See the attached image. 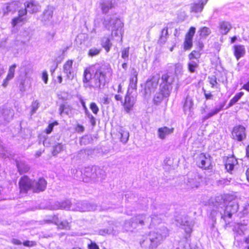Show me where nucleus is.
Here are the masks:
<instances>
[{"instance_id":"obj_53","label":"nucleus","mask_w":249,"mask_h":249,"mask_svg":"<svg viewBox=\"0 0 249 249\" xmlns=\"http://www.w3.org/2000/svg\"><path fill=\"white\" fill-rule=\"evenodd\" d=\"M39 107V103L37 101H34L32 105V113H35Z\"/></svg>"},{"instance_id":"obj_33","label":"nucleus","mask_w":249,"mask_h":249,"mask_svg":"<svg viewBox=\"0 0 249 249\" xmlns=\"http://www.w3.org/2000/svg\"><path fill=\"white\" fill-rule=\"evenodd\" d=\"M17 166L20 174L26 173L30 169L29 166L24 161H17Z\"/></svg>"},{"instance_id":"obj_3","label":"nucleus","mask_w":249,"mask_h":249,"mask_svg":"<svg viewBox=\"0 0 249 249\" xmlns=\"http://www.w3.org/2000/svg\"><path fill=\"white\" fill-rule=\"evenodd\" d=\"M104 26L108 30H111V37L117 41H122L124 23L115 16H107L103 22Z\"/></svg>"},{"instance_id":"obj_59","label":"nucleus","mask_w":249,"mask_h":249,"mask_svg":"<svg viewBox=\"0 0 249 249\" xmlns=\"http://www.w3.org/2000/svg\"><path fill=\"white\" fill-rule=\"evenodd\" d=\"M75 130L77 132L81 133L84 131L85 128L83 125L78 124L75 128Z\"/></svg>"},{"instance_id":"obj_10","label":"nucleus","mask_w":249,"mask_h":249,"mask_svg":"<svg viewBox=\"0 0 249 249\" xmlns=\"http://www.w3.org/2000/svg\"><path fill=\"white\" fill-rule=\"evenodd\" d=\"M201 180V176L197 172L190 173L188 175L187 185L191 188H197Z\"/></svg>"},{"instance_id":"obj_54","label":"nucleus","mask_w":249,"mask_h":249,"mask_svg":"<svg viewBox=\"0 0 249 249\" xmlns=\"http://www.w3.org/2000/svg\"><path fill=\"white\" fill-rule=\"evenodd\" d=\"M23 245L26 247H32L36 245V242L33 241H25L23 242Z\"/></svg>"},{"instance_id":"obj_44","label":"nucleus","mask_w":249,"mask_h":249,"mask_svg":"<svg viewBox=\"0 0 249 249\" xmlns=\"http://www.w3.org/2000/svg\"><path fill=\"white\" fill-rule=\"evenodd\" d=\"M17 67L16 64H14L11 66L9 69L7 76L12 79L14 78L15 75V69Z\"/></svg>"},{"instance_id":"obj_40","label":"nucleus","mask_w":249,"mask_h":249,"mask_svg":"<svg viewBox=\"0 0 249 249\" xmlns=\"http://www.w3.org/2000/svg\"><path fill=\"white\" fill-rule=\"evenodd\" d=\"M198 33H199V36L201 37H205L209 36L211 34V30L208 27H203L200 28Z\"/></svg>"},{"instance_id":"obj_62","label":"nucleus","mask_w":249,"mask_h":249,"mask_svg":"<svg viewBox=\"0 0 249 249\" xmlns=\"http://www.w3.org/2000/svg\"><path fill=\"white\" fill-rule=\"evenodd\" d=\"M55 34L54 33H49L47 34V38L50 41L53 40Z\"/></svg>"},{"instance_id":"obj_45","label":"nucleus","mask_w":249,"mask_h":249,"mask_svg":"<svg viewBox=\"0 0 249 249\" xmlns=\"http://www.w3.org/2000/svg\"><path fill=\"white\" fill-rule=\"evenodd\" d=\"M192 46V38L185 37L184 42V48L185 50H189Z\"/></svg>"},{"instance_id":"obj_4","label":"nucleus","mask_w":249,"mask_h":249,"mask_svg":"<svg viewBox=\"0 0 249 249\" xmlns=\"http://www.w3.org/2000/svg\"><path fill=\"white\" fill-rule=\"evenodd\" d=\"M168 235V230L165 227H162L160 229H157L154 231L150 232L149 239L151 243L149 248L153 249L157 248Z\"/></svg>"},{"instance_id":"obj_37","label":"nucleus","mask_w":249,"mask_h":249,"mask_svg":"<svg viewBox=\"0 0 249 249\" xmlns=\"http://www.w3.org/2000/svg\"><path fill=\"white\" fill-rule=\"evenodd\" d=\"M198 60L196 59L192 60L188 63V67L190 72L193 73L195 71L196 68L198 66Z\"/></svg>"},{"instance_id":"obj_12","label":"nucleus","mask_w":249,"mask_h":249,"mask_svg":"<svg viewBox=\"0 0 249 249\" xmlns=\"http://www.w3.org/2000/svg\"><path fill=\"white\" fill-rule=\"evenodd\" d=\"M246 129L242 125L235 126L232 131L233 139L238 141H241L246 138Z\"/></svg>"},{"instance_id":"obj_47","label":"nucleus","mask_w":249,"mask_h":249,"mask_svg":"<svg viewBox=\"0 0 249 249\" xmlns=\"http://www.w3.org/2000/svg\"><path fill=\"white\" fill-rule=\"evenodd\" d=\"M183 66L181 63H177L175 65V72L176 75L182 74Z\"/></svg>"},{"instance_id":"obj_56","label":"nucleus","mask_w":249,"mask_h":249,"mask_svg":"<svg viewBox=\"0 0 249 249\" xmlns=\"http://www.w3.org/2000/svg\"><path fill=\"white\" fill-rule=\"evenodd\" d=\"M42 79L45 84H47L48 80V74L46 71H44L42 75Z\"/></svg>"},{"instance_id":"obj_64","label":"nucleus","mask_w":249,"mask_h":249,"mask_svg":"<svg viewBox=\"0 0 249 249\" xmlns=\"http://www.w3.org/2000/svg\"><path fill=\"white\" fill-rule=\"evenodd\" d=\"M242 89L249 91V79L248 82L243 86Z\"/></svg>"},{"instance_id":"obj_16","label":"nucleus","mask_w":249,"mask_h":249,"mask_svg":"<svg viewBox=\"0 0 249 249\" xmlns=\"http://www.w3.org/2000/svg\"><path fill=\"white\" fill-rule=\"evenodd\" d=\"M45 221L47 222L54 223L59 229H68L69 228V223L67 221H60L56 215H53L51 218L46 219Z\"/></svg>"},{"instance_id":"obj_22","label":"nucleus","mask_w":249,"mask_h":249,"mask_svg":"<svg viewBox=\"0 0 249 249\" xmlns=\"http://www.w3.org/2000/svg\"><path fill=\"white\" fill-rule=\"evenodd\" d=\"M164 217L163 213L158 214L157 212H153L150 218V226H155L160 223Z\"/></svg>"},{"instance_id":"obj_2","label":"nucleus","mask_w":249,"mask_h":249,"mask_svg":"<svg viewBox=\"0 0 249 249\" xmlns=\"http://www.w3.org/2000/svg\"><path fill=\"white\" fill-rule=\"evenodd\" d=\"M239 205L236 201H228L223 199L221 196H217L211 215L213 220L217 216L224 219L226 217L231 218L232 215L237 211Z\"/></svg>"},{"instance_id":"obj_29","label":"nucleus","mask_w":249,"mask_h":249,"mask_svg":"<svg viewBox=\"0 0 249 249\" xmlns=\"http://www.w3.org/2000/svg\"><path fill=\"white\" fill-rule=\"evenodd\" d=\"M231 28L230 22L222 21L219 23V31L222 35H226Z\"/></svg>"},{"instance_id":"obj_49","label":"nucleus","mask_w":249,"mask_h":249,"mask_svg":"<svg viewBox=\"0 0 249 249\" xmlns=\"http://www.w3.org/2000/svg\"><path fill=\"white\" fill-rule=\"evenodd\" d=\"M23 20V18L21 17H18L14 18L12 20V24L13 27H15L17 25H18L19 23H21Z\"/></svg>"},{"instance_id":"obj_46","label":"nucleus","mask_w":249,"mask_h":249,"mask_svg":"<svg viewBox=\"0 0 249 249\" xmlns=\"http://www.w3.org/2000/svg\"><path fill=\"white\" fill-rule=\"evenodd\" d=\"M168 35V29L167 28H164L161 31L160 41L161 43H164L166 40V36Z\"/></svg>"},{"instance_id":"obj_18","label":"nucleus","mask_w":249,"mask_h":249,"mask_svg":"<svg viewBox=\"0 0 249 249\" xmlns=\"http://www.w3.org/2000/svg\"><path fill=\"white\" fill-rule=\"evenodd\" d=\"M174 128L163 126L158 129L157 134L158 137L161 140H164L166 137L173 133Z\"/></svg>"},{"instance_id":"obj_43","label":"nucleus","mask_w":249,"mask_h":249,"mask_svg":"<svg viewBox=\"0 0 249 249\" xmlns=\"http://www.w3.org/2000/svg\"><path fill=\"white\" fill-rule=\"evenodd\" d=\"M101 51V49L97 48H92L90 49L88 52V55L90 57H93L98 55Z\"/></svg>"},{"instance_id":"obj_23","label":"nucleus","mask_w":249,"mask_h":249,"mask_svg":"<svg viewBox=\"0 0 249 249\" xmlns=\"http://www.w3.org/2000/svg\"><path fill=\"white\" fill-rule=\"evenodd\" d=\"M14 115L13 110L10 109H3L1 116L0 117V121H4V123L9 122Z\"/></svg>"},{"instance_id":"obj_38","label":"nucleus","mask_w":249,"mask_h":249,"mask_svg":"<svg viewBox=\"0 0 249 249\" xmlns=\"http://www.w3.org/2000/svg\"><path fill=\"white\" fill-rule=\"evenodd\" d=\"M169 96H166L164 95L163 92L161 90V87H160V92L157 93L154 98V102L155 104H158L160 103L161 101L163 100V97H168Z\"/></svg>"},{"instance_id":"obj_7","label":"nucleus","mask_w":249,"mask_h":249,"mask_svg":"<svg viewBox=\"0 0 249 249\" xmlns=\"http://www.w3.org/2000/svg\"><path fill=\"white\" fill-rule=\"evenodd\" d=\"M18 184L21 193L26 194L29 190H32L33 191V180L26 176L21 178Z\"/></svg>"},{"instance_id":"obj_17","label":"nucleus","mask_w":249,"mask_h":249,"mask_svg":"<svg viewBox=\"0 0 249 249\" xmlns=\"http://www.w3.org/2000/svg\"><path fill=\"white\" fill-rule=\"evenodd\" d=\"M72 64L73 61L71 60H68L63 66V72L69 79H72L74 77Z\"/></svg>"},{"instance_id":"obj_19","label":"nucleus","mask_w":249,"mask_h":249,"mask_svg":"<svg viewBox=\"0 0 249 249\" xmlns=\"http://www.w3.org/2000/svg\"><path fill=\"white\" fill-rule=\"evenodd\" d=\"M237 160L234 157L228 158L225 165V168L228 172L232 174V171L237 167Z\"/></svg>"},{"instance_id":"obj_35","label":"nucleus","mask_w":249,"mask_h":249,"mask_svg":"<svg viewBox=\"0 0 249 249\" xmlns=\"http://www.w3.org/2000/svg\"><path fill=\"white\" fill-rule=\"evenodd\" d=\"M243 92H240L235 95V96L230 100L228 106L226 107L228 108L234 105L243 96Z\"/></svg>"},{"instance_id":"obj_55","label":"nucleus","mask_w":249,"mask_h":249,"mask_svg":"<svg viewBox=\"0 0 249 249\" xmlns=\"http://www.w3.org/2000/svg\"><path fill=\"white\" fill-rule=\"evenodd\" d=\"M242 212L244 214H247L249 213V204L248 203L244 204Z\"/></svg>"},{"instance_id":"obj_32","label":"nucleus","mask_w":249,"mask_h":249,"mask_svg":"<svg viewBox=\"0 0 249 249\" xmlns=\"http://www.w3.org/2000/svg\"><path fill=\"white\" fill-rule=\"evenodd\" d=\"M53 8L52 6H48L44 11L42 20L46 21H49L53 17Z\"/></svg>"},{"instance_id":"obj_60","label":"nucleus","mask_w":249,"mask_h":249,"mask_svg":"<svg viewBox=\"0 0 249 249\" xmlns=\"http://www.w3.org/2000/svg\"><path fill=\"white\" fill-rule=\"evenodd\" d=\"M12 79L8 78V77L6 76V77L3 80L2 86L5 88L8 85L9 81H10Z\"/></svg>"},{"instance_id":"obj_20","label":"nucleus","mask_w":249,"mask_h":249,"mask_svg":"<svg viewBox=\"0 0 249 249\" xmlns=\"http://www.w3.org/2000/svg\"><path fill=\"white\" fill-rule=\"evenodd\" d=\"M138 72L137 70L133 68L131 71V76L130 78L129 88L131 89V91H136L137 89V84L138 82Z\"/></svg>"},{"instance_id":"obj_52","label":"nucleus","mask_w":249,"mask_h":249,"mask_svg":"<svg viewBox=\"0 0 249 249\" xmlns=\"http://www.w3.org/2000/svg\"><path fill=\"white\" fill-rule=\"evenodd\" d=\"M195 32H196V28L194 27H191L189 32L186 35L185 37L191 38L193 39V37L194 36Z\"/></svg>"},{"instance_id":"obj_25","label":"nucleus","mask_w":249,"mask_h":249,"mask_svg":"<svg viewBox=\"0 0 249 249\" xmlns=\"http://www.w3.org/2000/svg\"><path fill=\"white\" fill-rule=\"evenodd\" d=\"M197 165L201 168L206 169L209 166V162L205 155L201 153L199 155V158L196 161Z\"/></svg>"},{"instance_id":"obj_31","label":"nucleus","mask_w":249,"mask_h":249,"mask_svg":"<svg viewBox=\"0 0 249 249\" xmlns=\"http://www.w3.org/2000/svg\"><path fill=\"white\" fill-rule=\"evenodd\" d=\"M246 225L243 224H238L235 227L234 231V237L236 240L238 239V236H243L244 234V232L246 230Z\"/></svg>"},{"instance_id":"obj_21","label":"nucleus","mask_w":249,"mask_h":249,"mask_svg":"<svg viewBox=\"0 0 249 249\" xmlns=\"http://www.w3.org/2000/svg\"><path fill=\"white\" fill-rule=\"evenodd\" d=\"M25 6L27 8L28 12L31 13L37 12L40 8L38 3L34 0H31L27 1Z\"/></svg>"},{"instance_id":"obj_1","label":"nucleus","mask_w":249,"mask_h":249,"mask_svg":"<svg viewBox=\"0 0 249 249\" xmlns=\"http://www.w3.org/2000/svg\"><path fill=\"white\" fill-rule=\"evenodd\" d=\"M110 72L108 65L96 64L93 67L86 68L84 72L83 82L84 87L98 88L105 84L106 76Z\"/></svg>"},{"instance_id":"obj_41","label":"nucleus","mask_w":249,"mask_h":249,"mask_svg":"<svg viewBox=\"0 0 249 249\" xmlns=\"http://www.w3.org/2000/svg\"><path fill=\"white\" fill-rule=\"evenodd\" d=\"M63 149V145L61 143H58L53 147L52 154L53 156H55L61 152Z\"/></svg>"},{"instance_id":"obj_58","label":"nucleus","mask_w":249,"mask_h":249,"mask_svg":"<svg viewBox=\"0 0 249 249\" xmlns=\"http://www.w3.org/2000/svg\"><path fill=\"white\" fill-rule=\"evenodd\" d=\"M86 114L88 115L89 118V119L90 122L91 124H92V125H94L95 124V118L89 112H88V113H87Z\"/></svg>"},{"instance_id":"obj_61","label":"nucleus","mask_w":249,"mask_h":249,"mask_svg":"<svg viewBox=\"0 0 249 249\" xmlns=\"http://www.w3.org/2000/svg\"><path fill=\"white\" fill-rule=\"evenodd\" d=\"M28 10H27V8L25 7L24 9L20 10L18 11V16L22 17L24 15H25Z\"/></svg>"},{"instance_id":"obj_34","label":"nucleus","mask_w":249,"mask_h":249,"mask_svg":"<svg viewBox=\"0 0 249 249\" xmlns=\"http://www.w3.org/2000/svg\"><path fill=\"white\" fill-rule=\"evenodd\" d=\"M119 133L120 135V141L124 143H125L128 140L129 137V132L123 128H120Z\"/></svg>"},{"instance_id":"obj_9","label":"nucleus","mask_w":249,"mask_h":249,"mask_svg":"<svg viewBox=\"0 0 249 249\" xmlns=\"http://www.w3.org/2000/svg\"><path fill=\"white\" fill-rule=\"evenodd\" d=\"M136 97V91H131V89H128L124 103V106L127 112L132 108L135 103Z\"/></svg>"},{"instance_id":"obj_11","label":"nucleus","mask_w":249,"mask_h":249,"mask_svg":"<svg viewBox=\"0 0 249 249\" xmlns=\"http://www.w3.org/2000/svg\"><path fill=\"white\" fill-rule=\"evenodd\" d=\"M159 80V77L158 76H153L150 79L146 81L145 91L147 94H150L151 93L154 92L157 88Z\"/></svg>"},{"instance_id":"obj_28","label":"nucleus","mask_w":249,"mask_h":249,"mask_svg":"<svg viewBox=\"0 0 249 249\" xmlns=\"http://www.w3.org/2000/svg\"><path fill=\"white\" fill-rule=\"evenodd\" d=\"M100 6L102 12L107 13L113 6L112 0H103L100 3Z\"/></svg>"},{"instance_id":"obj_8","label":"nucleus","mask_w":249,"mask_h":249,"mask_svg":"<svg viewBox=\"0 0 249 249\" xmlns=\"http://www.w3.org/2000/svg\"><path fill=\"white\" fill-rule=\"evenodd\" d=\"M96 206L94 204L89 203L87 201H78L72 204L71 211L85 212L94 211L96 209Z\"/></svg>"},{"instance_id":"obj_15","label":"nucleus","mask_w":249,"mask_h":249,"mask_svg":"<svg viewBox=\"0 0 249 249\" xmlns=\"http://www.w3.org/2000/svg\"><path fill=\"white\" fill-rule=\"evenodd\" d=\"M33 192L38 193L45 190L47 186V181L43 178H39L37 180H33Z\"/></svg>"},{"instance_id":"obj_42","label":"nucleus","mask_w":249,"mask_h":249,"mask_svg":"<svg viewBox=\"0 0 249 249\" xmlns=\"http://www.w3.org/2000/svg\"><path fill=\"white\" fill-rule=\"evenodd\" d=\"M176 220L178 222V223L180 225H189L188 217L186 216H183L180 218V219L177 218Z\"/></svg>"},{"instance_id":"obj_50","label":"nucleus","mask_w":249,"mask_h":249,"mask_svg":"<svg viewBox=\"0 0 249 249\" xmlns=\"http://www.w3.org/2000/svg\"><path fill=\"white\" fill-rule=\"evenodd\" d=\"M90 108L92 111V112L95 114H97L99 111L98 107H97V105L94 102H92L90 104Z\"/></svg>"},{"instance_id":"obj_51","label":"nucleus","mask_w":249,"mask_h":249,"mask_svg":"<svg viewBox=\"0 0 249 249\" xmlns=\"http://www.w3.org/2000/svg\"><path fill=\"white\" fill-rule=\"evenodd\" d=\"M129 48L127 47L124 49L122 52V57L124 59H127L129 56Z\"/></svg>"},{"instance_id":"obj_13","label":"nucleus","mask_w":249,"mask_h":249,"mask_svg":"<svg viewBox=\"0 0 249 249\" xmlns=\"http://www.w3.org/2000/svg\"><path fill=\"white\" fill-rule=\"evenodd\" d=\"M72 204L70 200H66L61 202H55L51 206L50 209L52 210L65 209L71 210Z\"/></svg>"},{"instance_id":"obj_39","label":"nucleus","mask_w":249,"mask_h":249,"mask_svg":"<svg viewBox=\"0 0 249 249\" xmlns=\"http://www.w3.org/2000/svg\"><path fill=\"white\" fill-rule=\"evenodd\" d=\"M11 4L7 3L3 4L1 7V11L0 12L3 16L7 15L11 10Z\"/></svg>"},{"instance_id":"obj_27","label":"nucleus","mask_w":249,"mask_h":249,"mask_svg":"<svg viewBox=\"0 0 249 249\" xmlns=\"http://www.w3.org/2000/svg\"><path fill=\"white\" fill-rule=\"evenodd\" d=\"M193 106V101L192 99L190 97L187 96L185 99L183 107L184 113H189L190 114L192 111Z\"/></svg>"},{"instance_id":"obj_57","label":"nucleus","mask_w":249,"mask_h":249,"mask_svg":"<svg viewBox=\"0 0 249 249\" xmlns=\"http://www.w3.org/2000/svg\"><path fill=\"white\" fill-rule=\"evenodd\" d=\"M54 125V123H52L49 124L47 128L46 129V132L47 134H50L52 131L53 126Z\"/></svg>"},{"instance_id":"obj_26","label":"nucleus","mask_w":249,"mask_h":249,"mask_svg":"<svg viewBox=\"0 0 249 249\" xmlns=\"http://www.w3.org/2000/svg\"><path fill=\"white\" fill-rule=\"evenodd\" d=\"M207 1L208 0H200L198 3L192 4L191 5V11L195 13L201 12Z\"/></svg>"},{"instance_id":"obj_5","label":"nucleus","mask_w":249,"mask_h":249,"mask_svg":"<svg viewBox=\"0 0 249 249\" xmlns=\"http://www.w3.org/2000/svg\"><path fill=\"white\" fill-rule=\"evenodd\" d=\"M82 175V178L84 182H89L90 180L93 181L98 180L104 177V172L99 168H86L84 172H80Z\"/></svg>"},{"instance_id":"obj_48","label":"nucleus","mask_w":249,"mask_h":249,"mask_svg":"<svg viewBox=\"0 0 249 249\" xmlns=\"http://www.w3.org/2000/svg\"><path fill=\"white\" fill-rule=\"evenodd\" d=\"M177 249H190V247L189 244L184 240L179 243V247Z\"/></svg>"},{"instance_id":"obj_6","label":"nucleus","mask_w":249,"mask_h":249,"mask_svg":"<svg viewBox=\"0 0 249 249\" xmlns=\"http://www.w3.org/2000/svg\"><path fill=\"white\" fill-rule=\"evenodd\" d=\"M161 80V90L165 96H169L172 89V84L175 81V74L172 72H167L162 75Z\"/></svg>"},{"instance_id":"obj_14","label":"nucleus","mask_w":249,"mask_h":249,"mask_svg":"<svg viewBox=\"0 0 249 249\" xmlns=\"http://www.w3.org/2000/svg\"><path fill=\"white\" fill-rule=\"evenodd\" d=\"M132 225L134 223L139 224L141 226L150 224V217L146 214H138L132 218Z\"/></svg>"},{"instance_id":"obj_30","label":"nucleus","mask_w":249,"mask_h":249,"mask_svg":"<svg viewBox=\"0 0 249 249\" xmlns=\"http://www.w3.org/2000/svg\"><path fill=\"white\" fill-rule=\"evenodd\" d=\"M225 105V102H224L220 104L218 106L215 107L212 110L211 112L208 113L206 115L204 116V120H207L209 118L213 117L214 115L217 114L220 110L223 109Z\"/></svg>"},{"instance_id":"obj_36","label":"nucleus","mask_w":249,"mask_h":249,"mask_svg":"<svg viewBox=\"0 0 249 249\" xmlns=\"http://www.w3.org/2000/svg\"><path fill=\"white\" fill-rule=\"evenodd\" d=\"M101 44L102 47L105 48L107 52H108L112 46L110 39L108 37H104L102 39Z\"/></svg>"},{"instance_id":"obj_63","label":"nucleus","mask_w":249,"mask_h":249,"mask_svg":"<svg viewBox=\"0 0 249 249\" xmlns=\"http://www.w3.org/2000/svg\"><path fill=\"white\" fill-rule=\"evenodd\" d=\"M89 249H99L98 246L94 243H91L88 245Z\"/></svg>"},{"instance_id":"obj_24","label":"nucleus","mask_w":249,"mask_h":249,"mask_svg":"<svg viewBox=\"0 0 249 249\" xmlns=\"http://www.w3.org/2000/svg\"><path fill=\"white\" fill-rule=\"evenodd\" d=\"M233 48L234 54L237 60H239L240 58L244 56L246 53V49L244 46L236 45H234Z\"/></svg>"}]
</instances>
